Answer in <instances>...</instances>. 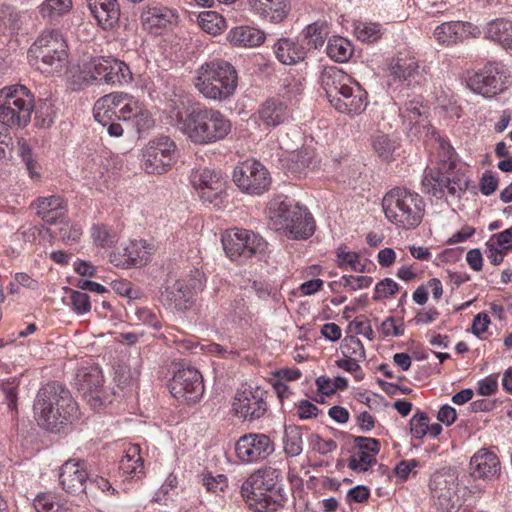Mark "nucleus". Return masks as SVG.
Returning <instances> with one entry per match:
<instances>
[{"instance_id": "09e8293b", "label": "nucleus", "mask_w": 512, "mask_h": 512, "mask_svg": "<svg viewBox=\"0 0 512 512\" xmlns=\"http://www.w3.org/2000/svg\"><path fill=\"white\" fill-rule=\"evenodd\" d=\"M72 7V0H45L40 6L44 18H54L67 13Z\"/></svg>"}, {"instance_id": "39448f33", "label": "nucleus", "mask_w": 512, "mask_h": 512, "mask_svg": "<svg viewBox=\"0 0 512 512\" xmlns=\"http://www.w3.org/2000/svg\"><path fill=\"white\" fill-rule=\"evenodd\" d=\"M382 208L390 223L409 230L415 229L422 222L425 202L418 193L404 187H395L383 197Z\"/></svg>"}, {"instance_id": "680f3d73", "label": "nucleus", "mask_w": 512, "mask_h": 512, "mask_svg": "<svg viewBox=\"0 0 512 512\" xmlns=\"http://www.w3.org/2000/svg\"><path fill=\"white\" fill-rule=\"evenodd\" d=\"M136 320L139 324L146 325L153 329L159 330L161 328V321L157 314L153 313L147 308H139L135 312Z\"/></svg>"}, {"instance_id": "a19ab883", "label": "nucleus", "mask_w": 512, "mask_h": 512, "mask_svg": "<svg viewBox=\"0 0 512 512\" xmlns=\"http://www.w3.org/2000/svg\"><path fill=\"white\" fill-rule=\"evenodd\" d=\"M284 452L290 457H296L303 450V439L301 428L296 425L285 427L284 431Z\"/></svg>"}, {"instance_id": "bb28decb", "label": "nucleus", "mask_w": 512, "mask_h": 512, "mask_svg": "<svg viewBox=\"0 0 512 512\" xmlns=\"http://www.w3.org/2000/svg\"><path fill=\"white\" fill-rule=\"evenodd\" d=\"M250 10L271 23H281L287 18L291 6L289 0H247Z\"/></svg>"}, {"instance_id": "412c9836", "label": "nucleus", "mask_w": 512, "mask_h": 512, "mask_svg": "<svg viewBox=\"0 0 512 512\" xmlns=\"http://www.w3.org/2000/svg\"><path fill=\"white\" fill-rule=\"evenodd\" d=\"M59 480L62 488L71 494L85 493L88 473L86 462L82 460H67L60 468Z\"/></svg>"}, {"instance_id": "4d7b16f0", "label": "nucleus", "mask_w": 512, "mask_h": 512, "mask_svg": "<svg viewBox=\"0 0 512 512\" xmlns=\"http://www.w3.org/2000/svg\"><path fill=\"white\" fill-rule=\"evenodd\" d=\"M423 114L422 106L414 100L407 101L404 106L400 108V116L404 121H408L409 125L417 123Z\"/></svg>"}, {"instance_id": "f3484780", "label": "nucleus", "mask_w": 512, "mask_h": 512, "mask_svg": "<svg viewBox=\"0 0 512 512\" xmlns=\"http://www.w3.org/2000/svg\"><path fill=\"white\" fill-rule=\"evenodd\" d=\"M270 438L265 434L249 433L241 436L235 444L237 458L244 463L265 459L273 452Z\"/></svg>"}, {"instance_id": "4be33fe9", "label": "nucleus", "mask_w": 512, "mask_h": 512, "mask_svg": "<svg viewBox=\"0 0 512 512\" xmlns=\"http://www.w3.org/2000/svg\"><path fill=\"white\" fill-rule=\"evenodd\" d=\"M202 288L200 279H190L189 282L185 280H177L171 286L166 287L162 293L165 303L178 310H186L191 305L193 291Z\"/></svg>"}, {"instance_id": "8fccbe9b", "label": "nucleus", "mask_w": 512, "mask_h": 512, "mask_svg": "<svg viewBox=\"0 0 512 512\" xmlns=\"http://www.w3.org/2000/svg\"><path fill=\"white\" fill-rule=\"evenodd\" d=\"M35 122L41 128L50 127L54 121V110L52 103L45 99L41 100L38 105H34Z\"/></svg>"}, {"instance_id": "72a5a7b5", "label": "nucleus", "mask_w": 512, "mask_h": 512, "mask_svg": "<svg viewBox=\"0 0 512 512\" xmlns=\"http://www.w3.org/2000/svg\"><path fill=\"white\" fill-rule=\"evenodd\" d=\"M165 97L167 99L166 109L168 116L173 121V124L179 128L180 122L185 119L183 111L188 102L187 95L182 88L172 84L171 88L165 92Z\"/></svg>"}, {"instance_id": "423d86ee", "label": "nucleus", "mask_w": 512, "mask_h": 512, "mask_svg": "<svg viewBox=\"0 0 512 512\" xmlns=\"http://www.w3.org/2000/svg\"><path fill=\"white\" fill-rule=\"evenodd\" d=\"M279 481H281V473L278 469L272 467L259 469L242 484V497L255 512H274L279 504L268 493L282 490L277 487Z\"/></svg>"}, {"instance_id": "4468645a", "label": "nucleus", "mask_w": 512, "mask_h": 512, "mask_svg": "<svg viewBox=\"0 0 512 512\" xmlns=\"http://www.w3.org/2000/svg\"><path fill=\"white\" fill-rule=\"evenodd\" d=\"M268 392L260 387L248 388L237 392L233 402L236 414L245 420L254 421L265 415L267 412Z\"/></svg>"}, {"instance_id": "9b49d317", "label": "nucleus", "mask_w": 512, "mask_h": 512, "mask_svg": "<svg viewBox=\"0 0 512 512\" xmlns=\"http://www.w3.org/2000/svg\"><path fill=\"white\" fill-rule=\"evenodd\" d=\"M169 388L173 397L187 403H195L204 393L202 375L195 368L179 369L170 380Z\"/></svg>"}, {"instance_id": "5fc2aeb1", "label": "nucleus", "mask_w": 512, "mask_h": 512, "mask_svg": "<svg viewBox=\"0 0 512 512\" xmlns=\"http://www.w3.org/2000/svg\"><path fill=\"white\" fill-rule=\"evenodd\" d=\"M342 349L345 357H353L359 360H364L366 357L364 346L356 336L345 338Z\"/></svg>"}, {"instance_id": "7ed1b4c3", "label": "nucleus", "mask_w": 512, "mask_h": 512, "mask_svg": "<svg viewBox=\"0 0 512 512\" xmlns=\"http://www.w3.org/2000/svg\"><path fill=\"white\" fill-rule=\"evenodd\" d=\"M270 226L290 239L306 240L315 231V221L306 208L286 196L278 195L268 204Z\"/></svg>"}, {"instance_id": "5701e85b", "label": "nucleus", "mask_w": 512, "mask_h": 512, "mask_svg": "<svg viewBox=\"0 0 512 512\" xmlns=\"http://www.w3.org/2000/svg\"><path fill=\"white\" fill-rule=\"evenodd\" d=\"M424 80L418 63L413 59H399L390 69V85L415 88L420 86Z\"/></svg>"}, {"instance_id": "052dcab7", "label": "nucleus", "mask_w": 512, "mask_h": 512, "mask_svg": "<svg viewBox=\"0 0 512 512\" xmlns=\"http://www.w3.org/2000/svg\"><path fill=\"white\" fill-rule=\"evenodd\" d=\"M399 290V285L391 278H385L375 286L374 300L394 296Z\"/></svg>"}, {"instance_id": "20e7f679", "label": "nucleus", "mask_w": 512, "mask_h": 512, "mask_svg": "<svg viewBox=\"0 0 512 512\" xmlns=\"http://www.w3.org/2000/svg\"><path fill=\"white\" fill-rule=\"evenodd\" d=\"M238 84L235 67L225 60H212L203 63L195 72L193 85L206 99L226 101L232 97Z\"/></svg>"}, {"instance_id": "c03bdc74", "label": "nucleus", "mask_w": 512, "mask_h": 512, "mask_svg": "<svg viewBox=\"0 0 512 512\" xmlns=\"http://www.w3.org/2000/svg\"><path fill=\"white\" fill-rule=\"evenodd\" d=\"M109 63L111 64H109V69L105 81L106 84H122L131 80V71L123 61L112 58Z\"/></svg>"}, {"instance_id": "f257e3e1", "label": "nucleus", "mask_w": 512, "mask_h": 512, "mask_svg": "<svg viewBox=\"0 0 512 512\" xmlns=\"http://www.w3.org/2000/svg\"><path fill=\"white\" fill-rule=\"evenodd\" d=\"M33 413L39 427L52 433L60 432L80 417L71 392L58 382L47 383L39 389Z\"/></svg>"}, {"instance_id": "338daca9", "label": "nucleus", "mask_w": 512, "mask_h": 512, "mask_svg": "<svg viewBox=\"0 0 512 512\" xmlns=\"http://www.w3.org/2000/svg\"><path fill=\"white\" fill-rule=\"evenodd\" d=\"M372 283V278L368 276H347L341 277V284L344 287H350L352 290L362 289L369 287Z\"/></svg>"}, {"instance_id": "2f4dec72", "label": "nucleus", "mask_w": 512, "mask_h": 512, "mask_svg": "<svg viewBox=\"0 0 512 512\" xmlns=\"http://www.w3.org/2000/svg\"><path fill=\"white\" fill-rule=\"evenodd\" d=\"M264 31L251 26H237L227 34V40L233 46L258 47L265 41Z\"/></svg>"}, {"instance_id": "dca6fc26", "label": "nucleus", "mask_w": 512, "mask_h": 512, "mask_svg": "<svg viewBox=\"0 0 512 512\" xmlns=\"http://www.w3.org/2000/svg\"><path fill=\"white\" fill-rule=\"evenodd\" d=\"M74 384L76 389L83 394L87 402L93 408L103 404L102 387L103 375L97 366H85L77 370Z\"/></svg>"}, {"instance_id": "79ce46f5", "label": "nucleus", "mask_w": 512, "mask_h": 512, "mask_svg": "<svg viewBox=\"0 0 512 512\" xmlns=\"http://www.w3.org/2000/svg\"><path fill=\"white\" fill-rule=\"evenodd\" d=\"M372 147L379 158L384 161L393 159L394 152L398 148V143L390 136L378 133L372 138Z\"/></svg>"}, {"instance_id": "6e6552de", "label": "nucleus", "mask_w": 512, "mask_h": 512, "mask_svg": "<svg viewBox=\"0 0 512 512\" xmlns=\"http://www.w3.org/2000/svg\"><path fill=\"white\" fill-rule=\"evenodd\" d=\"M66 41L57 30L43 32L29 49L39 70L52 73L62 70L68 60Z\"/></svg>"}, {"instance_id": "774afa93", "label": "nucleus", "mask_w": 512, "mask_h": 512, "mask_svg": "<svg viewBox=\"0 0 512 512\" xmlns=\"http://www.w3.org/2000/svg\"><path fill=\"white\" fill-rule=\"evenodd\" d=\"M498 187V179L490 172L486 171L482 174L479 182V188L483 195L489 196L493 194Z\"/></svg>"}, {"instance_id": "864d4df0", "label": "nucleus", "mask_w": 512, "mask_h": 512, "mask_svg": "<svg viewBox=\"0 0 512 512\" xmlns=\"http://www.w3.org/2000/svg\"><path fill=\"white\" fill-rule=\"evenodd\" d=\"M70 293V305L77 314H86L91 310L90 297L88 294L66 288Z\"/></svg>"}, {"instance_id": "a211bd4d", "label": "nucleus", "mask_w": 512, "mask_h": 512, "mask_svg": "<svg viewBox=\"0 0 512 512\" xmlns=\"http://www.w3.org/2000/svg\"><path fill=\"white\" fill-rule=\"evenodd\" d=\"M353 452L348 460V467L357 472L363 473L376 464V456L380 451V442L375 438L365 436H352Z\"/></svg>"}, {"instance_id": "0eeeda50", "label": "nucleus", "mask_w": 512, "mask_h": 512, "mask_svg": "<svg viewBox=\"0 0 512 512\" xmlns=\"http://www.w3.org/2000/svg\"><path fill=\"white\" fill-rule=\"evenodd\" d=\"M34 111V96L23 85L5 87L0 91V123L8 127H25Z\"/></svg>"}, {"instance_id": "9d476101", "label": "nucleus", "mask_w": 512, "mask_h": 512, "mask_svg": "<svg viewBox=\"0 0 512 512\" xmlns=\"http://www.w3.org/2000/svg\"><path fill=\"white\" fill-rule=\"evenodd\" d=\"M507 73L499 63H490L468 80L469 88L486 98L494 97L506 89Z\"/></svg>"}, {"instance_id": "473e14b6", "label": "nucleus", "mask_w": 512, "mask_h": 512, "mask_svg": "<svg viewBox=\"0 0 512 512\" xmlns=\"http://www.w3.org/2000/svg\"><path fill=\"white\" fill-rule=\"evenodd\" d=\"M37 215L48 224H55L66 213L64 200L60 196L39 198L36 201Z\"/></svg>"}, {"instance_id": "f03ea898", "label": "nucleus", "mask_w": 512, "mask_h": 512, "mask_svg": "<svg viewBox=\"0 0 512 512\" xmlns=\"http://www.w3.org/2000/svg\"><path fill=\"white\" fill-rule=\"evenodd\" d=\"M178 129L192 143L208 145L224 140L231 132L232 124L220 110L196 105L187 111Z\"/></svg>"}, {"instance_id": "aec40b11", "label": "nucleus", "mask_w": 512, "mask_h": 512, "mask_svg": "<svg viewBox=\"0 0 512 512\" xmlns=\"http://www.w3.org/2000/svg\"><path fill=\"white\" fill-rule=\"evenodd\" d=\"M367 92L354 80L341 95L331 100L330 104L340 113L350 116L359 115L366 110L368 105Z\"/></svg>"}, {"instance_id": "49530a36", "label": "nucleus", "mask_w": 512, "mask_h": 512, "mask_svg": "<svg viewBox=\"0 0 512 512\" xmlns=\"http://www.w3.org/2000/svg\"><path fill=\"white\" fill-rule=\"evenodd\" d=\"M354 34L362 42L373 43L382 35L381 26L378 23L358 22L354 26Z\"/></svg>"}, {"instance_id": "4c0bfd02", "label": "nucleus", "mask_w": 512, "mask_h": 512, "mask_svg": "<svg viewBox=\"0 0 512 512\" xmlns=\"http://www.w3.org/2000/svg\"><path fill=\"white\" fill-rule=\"evenodd\" d=\"M221 240L226 255L232 261L242 262L248 259L245 250H243V238L239 235V228L227 230L222 235Z\"/></svg>"}, {"instance_id": "f704fd0d", "label": "nucleus", "mask_w": 512, "mask_h": 512, "mask_svg": "<svg viewBox=\"0 0 512 512\" xmlns=\"http://www.w3.org/2000/svg\"><path fill=\"white\" fill-rule=\"evenodd\" d=\"M126 100H128V94L124 93H110L101 97L94 105L95 120L107 121V116L115 117Z\"/></svg>"}, {"instance_id": "69168bd1", "label": "nucleus", "mask_w": 512, "mask_h": 512, "mask_svg": "<svg viewBox=\"0 0 512 512\" xmlns=\"http://www.w3.org/2000/svg\"><path fill=\"white\" fill-rule=\"evenodd\" d=\"M140 446L138 444H133L128 447L126 450L125 456L120 461V469H129L128 462H133L134 464H144V460L140 455Z\"/></svg>"}, {"instance_id": "a878e982", "label": "nucleus", "mask_w": 512, "mask_h": 512, "mask_svg": "<svg viewBox=\"0 0 512 512\" xmlns=\"http://www.w3.org/2000/svg\"><path fill=\"white\" fill-rule=\"evenodd\" d=\"M90 14L103 30L114 28L120 19L117 0H86Z\"/></svg>"}, {"instance_id": "2eb2a0df", "label": "nucleus", "mask_w": 512, "mask_h": 512, "mask_svg": "<svg viewBox=\"0 0 512 512\" xmlns=\"http://www.w3.org/2000/svg\"><path fill=\"white\" fill-rule=\"evenodd\" d=\"M431 495L434 506L440 512H453L460 506L457 495V482L453 475L435 474L430 480Z\"/></svg>"}, {"instance_id": "ea45409f", "label": "nucleus", "mask_w": 512, "mask_h": 512, "mask_svg": "<svg viewBox=\"0 0 512 512\" xmlns=\"http://www.w3.org/2000/svg\"><path fill=\"white\" fill-rule=\"evenodd\" d=\"M111 60V57H97L91 59L84 66V79L105 83L110 64L109 62Z\"/></svg>"}, {"instance_id": "ddd939ff", "label": "nucleus", "mask_w": 512, "mask_h": 512, "mask_svg": "<svg viewBox=\"0 0 512 512\" xmlns=\"http://www.w3.org/2000/svg\"><path fill=\"white\" fill-rule=\"evenodd\" d=\"M175 143L166 136L152 140L144 151L143 167L149 174H162L175 160Z\"/></svg>"}, {"instance_id": "1a4fd4ad", "label": "nucleus", "mask_w": 512, "mask_h": 512, "mask_svg": "<svg viewBox=\"0 0 512 512\" xmlns=\"http://www.w3.org/2000/svg\"><path fill=\"white\" fill-rule=\"evenodd\" d=\"M233 181L243 193L259 196L269 190L271 176L262 163L247 160L234 168Z\"/></svg>"}, {"instance_id": "3c124183", "label": "nucleus", "mask_w": 512, "mask_h": 512, "mask_svg": "<svg viewBox=\"0 0 512 512\" xmlns=\"http://www.w3.org/2000/svg\"><path fill=\"white\" fill-rule=\"evenodd\" d=\"M314 156V151L309 148H302L298 151L292 152L290 156L291 169H293L295 172L301 173L306 168L310 167Z\"/></svg>"}, {"instance_id": "13d9d810", "label": "nucleus", "mask_w": 512, "mask_h": 512, "mask_svg": "<svg viewBox=\"0 0 512 512\" xmlns=\"http://www.w3.org/2000/svg\"><path fill=\"white\" fill-rule=\"evenodd\" d=\"M410 425L413 436L420 439L428 433L429 417L424 412L417 413L412 417Z\"/></svg>"}, {"instance_id": "b1692460", "label": "nucleus", "mask_w": 512, "mask_h": 512, "mask_svg": "<svg viewBox=\"0 0 512 512\" xmlns=\"http://www.w3.org/2000/svg\"><path fill=\"white\" fill-rule=\"evenodd\" d=\"M276 59L284 65H295L305 60L309 47L300 38H279L272 46Z\"/></svg>"}, {"instance_id": "7c9ffc66", "label": "nucleus", "mask_w": 512, "mask_h": 512, "mask_svg": "<svg viewBox=\"0 0 512 512\" xmlns=\"http://www.w3.org/2000/svg\"><path fill=\"white\" fill-rule=\"evenodd\" d=\"M257 115L266 127H277L289 118L287 105L277 99L266 100L258 109Z\"/></svg>"}, {"instance_id": "c85d7f7f", "label": "nucleus", "mask_w": 512, "mask_h": 512, "mask_svg": "<svg viewBox=\"0 0 512 512\" xmlns=\"http://www.w3.org/2000/svg\"><path fill=\"white\" fill-rule=\"evenodd\" d=\"M319 81L329 102H331L338 95H341L344 89L353 84L354 79L341 69L331 66L323 69Z\"/></svg>"}, {"instance_id": "0e129e2a", "label": "nucleus", "mask_w": 512, "mask_h": 512, "mask_svg": "<svg viewBox=\"0 0 512 512\" xmlns=\"http://www.w3.org/2000/svg\"><path fill=\"white\" fill-rule=\"evenodd\" d=\"M140 109L136 102L132 101L128 95V100L124 101L123 105L118 109V114L115 116L117 120H129L136 117Z\"/></svg>"}, {"instance_id": "e433bc0d", "label": "nucleus", "mask_w": 512, "mask_h": 512, "mask_svg": "<svg viewBox=\"0 0 512 512\" xmlns=\"http://www.w3.org/2000/svg\"><path fill=\"white\" fill-rule=\"evenodd\" d=\"M486 37L501 44L504 48L512 47V23L504 19L491 21L486 28Z\"/></svg>"}, {"instance_id": "e2e57ef3", "label": "nucleus", "mask_w": 512, "mask_h": 512, "mask_svg": "<svg viewBox=\"0 0 512 512\" xmlns=\"http://www.w3.org/2000/svg\"><path fill=\"white\" fill-rule=\"evenodd\" d=\"M469 184L470 180L462 176H455L452 179L449 177V184L446 185V190L451 196L461 197L468 189Z\"/></svg>"}, {"instance_id": "603ef678", "label": "nucleus", "mask_w": 512, "mask_h": 512, "mask_svg": "<svg viewBox=\"0 0 512 512\" xmlns=\"http://www.w3.org/2000/svg\"><path fill=\"white\" fill-rule=\"evenodd\" d=\"M37 512H65V508L50 494L37 495L33 501Z\"/></svg>"}, {"instance_id": "6ab92c4d", "label": "nucleus", "mask_w": 512, "mask_h": 512, "mask_svg": "<svg viewBox=\"0 0 512 512\" xmlns=\"http://www.w3.org/2000/svg\"><path fill=\"white\" fill-rule=\"evenodd\" d=\"M480 30L470 22L448 21L438 25L433 32L435 41L439 45L453 46L463 42L469 36L477 37Z\"/></svg>"}, {"instance_id": "de8ad7c7", "label": "nucleus", "mask_w": 512, "mask_h": 512, "mask_svg": "<svg viewBox=\"0 0 512 512\" xmlns=\"http://www.w3.org/2000/svg\"><path fill=\"white\" fill-rule=\"evenodd\" d=\"M327 35V28L324 25L317 23L309 24L303 31V43L307 41V44L317 49L323 46Z\"/></svg>"}, {"instance_id": "f8f14e48", "label": "nucleus", "mask_w": 512, "mask_h": 512, "mask_svg": "<svg viewBox=\"0 0 512 512\" xmlns=\"http://www.w3.org/2000/svg\"><path fill=\"white\" fill-rule=\"evenodd\" d=\"M190 181L204 202L214 205L221 203L226 184L221 172L210 168H198L191 172Z\"/></svg>"}, {"instance_id": "c756f323", "label": "nucleus", "mask_w": 512, "mask_h": 512, "mask_svg": "<svg viewBox=\"0 0 512 512\" xmlns=\"http://www.w3.org/2000/svg\"><path fill=\"white\" fill-rule=\"evenodd\" d=\"M143 25L154 33H159L177 21L175 12L167 7H149L141 14Z\"/></svg>"}, {"instance_id": "bf43d9fd", "label": "nucleus", "mask_w": 512, "mask_h": 512, "mask_svg": "<svg viewBox=\"0 0 512 512\" xmlns=\"http://www.w3.org/2000/svg\"><path fill=\"white\" fill-rule=\"evenodd\" d=\"M91 235L96 245L109 247L115 242V234L111 233L105 226L94 225Z\"/></svg>"}, {"instance_id": "a18cd8bd", "label": "nucleus", "mask_w": 512, "mask_h": 512, "mask_svg": "<svg viewBox=\"0 0 512 512\" xmlns=\"http://www.w3.org/2000/svg\"><path fill=\"white\" fill-rule=\"evenodd\" d=\"M199 26L211 35L220 34L225 27V19L214 11L202 12L198 16Z\"/></svg>"}, {"instance_id": "58836bf2", "label": "nucleus", "mask_w": 512, "mask_h": 512, "mask_svg": "<svg viewBox=\"0 0 512 512\" xmlns=\"http://www.w3.org/2000/svg\"><path fill=\"white\" fill-rule=\"evenodd\" d=\"M326 52L332 60L343 63L352 56L353 46L350 41L343 37H333L327 43Z\"/></svg>"}, {"instance_id": "cd10ccee", "label": "nucleus", "mask_w": 512, "mask_h": 512, "mask_svg": "<svg viewBox=\"0 0 512 512\" xmlns=\"http://www.w3.org/2000/svg\"><path fill=\"white\" fill-rule=\"evenodd\" d=\"M470 474L478 479H490L500 472V461L497 455L487 449H480L470 460Z\"/></svg>"}, {"instance_id": "37998d69", "label": "nucleus", "mask_w": 512, "mask_h": 512, "mask_svg": "<svg viewBox=\"0 0 512 512\" xmlns=\"http://www.w3.org/2000/svg\"><path fill=\"white\" fill-rule=\"evenodd\" d=\"M239 235L243 238V250H245L246 257L251 258L258 253L264 252L267 243L258 234L246 229L239 228Z\"/></svg>"}, {"instance_id": "6e6d98bb", "label": "nucleus", "mask_w": 512, "mask_h": 512, "mask_svg": "<svg viewBox=\"0 0 512 512\" xmlns=\"http://www.w3.org/2000/svg\"><path fill=\"white\" fill-rule=\"evenodd\" d=\"M339 266L342 268L350 267L354 271L363 272L364 265L361 264L359 255L356 252L344 251L338 249Z\"/></svg>"}, {"instance_id": "393cba45", "label": "nucleus", "mask_w": 512, "mask_h": 512, "mask_svg": "<svg viewBox=\"0 0 512 512\" xmlns=\"http://www.w3.org/2000/svg\"><path fill=\"white\" fill-rule=\"evenodd\" d=\"M150 255L151 251L144 240H133L123 249V253H112L110 261L122 268L143 266L149 261Z\"/></svg>"}, {"instance_id": "c9c22d12", "label": "nucleus", "mask_w": 512, "mask_h": 512, "mask_svg": "<svg viewBox=\"0 0 512 512\" xmlns=\"http://www.w3.org/2000/svg\"><path fill=\"white\" fill-rule=\"evenodd\" d=\"M449 184V177L438 169H429L425 171L422 180L423 191L431 194L437 199L445 196L446 185Z\"/></svg>"}]
</instances>
